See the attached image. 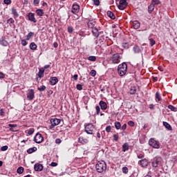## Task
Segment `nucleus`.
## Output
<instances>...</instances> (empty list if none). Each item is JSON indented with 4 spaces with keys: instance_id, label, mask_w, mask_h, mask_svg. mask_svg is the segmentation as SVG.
I'll list each match as a JSON object with an SVG mask.
<instances>
[{
    "instance_id": "nucleus-4",
    "label": "nucleus",
    "mask_w": 177,
    "mask_h": 177,
    "mask_svg": "<svg viewBox=\"0 0 177 177\" xmlns=\"http://www.w3.org/2000/svg\"><path fill=\"white\" fill-rule=\"evenodd\" d=\"M122 59V55L120 53H115L111 57V60L113 64H118V63L121 62Z\"/></svg>"
},
{
    "instance_id": "nucleus-51",
    "label": "nucleus",
    "mask_w": 177,
    "mask_h": 177,
    "mask_svg": "<svg viewBox=\"0 0 177 177\" xmlns=\"http://www.w3.org/2000/svg\"><path fill=\"white\" fill-rule=\"evenodd\" d=\"M0 115L1 117H5V111L3 110V109H0Z\"/></svg>"
},
{
    "instance_id": "nucleus-57",
    "label": "nucleus",
    "mask_w": 177,
    "mask_h": 177,
    "mask_svg": "<svg viewBox=\"0 0 177 177\" xmlns=\"http://www.w3.org/2000/svg\"><path fill=\"white\" fill-rule=\"evenodd\" d=\"M95 110H96L97 114L99 115L100 113V107L99 106H96Z\"/></svg>"
},
{
    "instance_id": "nucleus-7",
    "label": "nucleus",
    "mask_w": 177,
    "mask_h": 177,
    "mask_svg": "<svg viewBox=\"0 0 177 177\" xmlns=\"http://www.w3.org/2000/svg\"><path fill=\"white\" fill-rule=\"evenodd\" d=\"M119 1V5L118 6V9H120V10H124V9H127V6H128V2H127V0Z\"/></svg>"
},
{
    "instance_id": "nucleus-62",
    "label": "nucleus",
    "mask_w": 177,
    "mask_h": 177,
    "mask_svg": "<svg viewBox=\"0 0 177 177\" xmlns=\"http://www.w3.org/2000/svg\"><path fill=\"white\" fill-rule=\"evenodd\" d=\"M50 165V167H57V162H53Z\"/></svg>"
},
{
    "instance_id": "nucleus-9",
    "label": "nucleus",
    "mask_w": 177,
    "mask_h": 177,
    "mask_svg": "<svg viewBox=\"0 0 177 177\" xmlns=\"http://www.w3.org/2000/svg\"><path fill=\"white\" fill-rule=\"evenodd\" d=\"M34 140L35 143H42L44 142V136L41 133H37L34 138Z\"/></svg>"
},
{
    "instance_id": "nucleus-60",
    "label": "nucleus",
    "mask_w": 177,
    "mask_h": 177,
    "mask_svg": "<svg viewBox=\"0 0 177 177\" xmlns=\"http://www.w3.org/2000/svg\"><path fill=\"white\" fill-rule=\"evenodd\" d=\"M4 3H6V5H10V3H12V1H10V0H4Z\"/></svg>"
},
{
    "instance_id": "nucleus-42",
    "label": "nucleus",
    "mask_w": 177,
    "mask_h": 177,
    "mask_svg": "<svg viewBox=\"0 0 177 177\" xmlns=\"http://www.w3.org/2000/svg\"><path fill=\"white\" fill-rule=\"evenodd\" d=\"M122 48H124V49H128L129 48V44L122 43Z\"/></svg>"
},
{
    "instance_id": "nucleus-38",
    "label": "nucleus",
    "mask_w": 177,
    "mask_h": 177,
    "mask_svg": "<svg viewBox=\"0 0 177 177\" xmlns=\"http://www.w3.org/2000/svg\"><path fill=\"white\" fill-rule=\"evenodd\" d=\"M115 128H116L117 129H121V123L120 122H115Z\"/></svg>"
},
{
    "instance_id": "nucleus-11",
    "label": "nucleus",
    "mask_w": 177,
    "mask_h": 177,
    "mask_svg": "<svg viewBox=\"0 0 177 177\" xmlns=\"http://www.w3.org/2000/svg\"><path fill=\"white\" fill-rule=\"evenodd\" d=\"M35 93L34 89H29L27 93V99L29 100H32L35 97Z\"/></svg>"
},
{
    "instance_id": "nucleus-13",
    "label": "nucleus",
    "mask_w": 177,
    "mask_h": 177,
    "mask_svg": "<svg viewBox=\"0 0 177 177\" xmlns=\"http://www.w3.org/2000/svg\"><path fill=\"white\" fill-rule=\"evenodd\" d=\"M35 171L41 172L44 169V166L39 163H36L34 166Z\"/></svg>"
},
{
    "instance_id": "nucleus-54",
    "label": "nucleus",
    "mask_w": 177,
    "mask_h": 177,
    "mask_svg": "<svg viewBox=\"0 0 177 177\" xmlns=\"http://www.w3.org/2000/svg\"><path fill=\"white\" fill-rule=\"evenodd\" d=\"M73 31H74V29L73 28V27L69 26L68 28V32H69L70 34H73Z\"/></svg>"
},
{
    "instance_id": "nucleus-18",
    "label": "nucleus",
    "mask_w": 177,
    "mask_h": 177,
    "mask_svg": "<svg viewBox=\"0 0 177 177\" xmlns=\"http://www.w3.org/2000/svg\"><path fill=\"white\" fill-rule=\"evenodd\" d=\"M128 150H129V144L126 142V143L123 144V145L122 147V151L125 153V151H128Z\"/></svg>"
},
{
    "instance_id": "nucleus-20",
    "label": "nucleus",
    "mask_w": 177,
    "mask_h": 177,
    "mask_svg": "<svg viewBox=\"0 0 177 177\" xmlns=\"http://www.w3.org/2000/svg\"><path fill=\"white\" fill-rule=\"evenodd\" d=\"M78 142L82 145H86V143H88V139L84 138V137H80L78 139Z\"/></svg>"
},
{
    "instance_id": "nucleus-23",
    "label": "nucleus",
    "mask_w": 177,
    "mask_h": 177,
    "mask_svg": "<svg viewBox=\"0 0 177 177\" xmlns=\"http://www.w3.org/2000/svg\"><path fill=\"white\" fill-rule=\"evenodd\" d=\"M12 15H13L14 19H17V17H19V13L17 12V10H16V8H12Z\"/></svg>"
},
{
    "instance_id": "nucleus-53",
    "label": "nucleus",
    "mask_w": 177,
    "mask_h": 177,
    "mask_svg": "<svg viewBox=\"0 0 177 177\" xmlns=\"http://www.w3.org/2000/svg\"><path fill=\"white\" fill-rule=\"evenodd\" d=\"M90 75H91V77H95L96 75V71L92 70L90 73Z\"/></svg>"
},
{
    "instance_id": "nucleus-22",
    "label": "nucleus",
    "mask_w": 177,
    "mask_h": 177,
    "mask_svg": "<svg viewBox=\"0 0 177 177\" xmlns=\"http://www.w3.org/2000/svg\"><path fill=\"white\" fill-rule=\"evenodd\" d=\"M102 110H106L107 109V104L104 101H100L99 103Z\"/></svg>"
},
{
    "instance_id": "nucleus-3",
    "label": "nucleus",
    "mask_w": 177,
    "mask_h": 177,
    "mask_svg": "<svg viewBox=\"0 0 177 177\" xmlns=\"http://www.w3.org/2000/svg\"><path fill=\"white\" fill-rule=\"evenodd\" d=\"M84 131L88 133V135H94L96 129L93 124L88 123L85 126Z\"/></svg>"
},
{
    "instance_id": "nucleus-45",
    "label": "nucleus",
    "mask_w": 177,
    "mask_h": 177,
    "mask_svg": "<svg viewBox=\"0 0 177 177\" xmlns=\"http://www.w3.org/2000/svg\"><path fill=\"white\" fill-rule=\"evenodd\" d=\"M8 149H9V147H8L7 145L3 146L1 148V151H6V150H8Z\"/></svg>"
},
{
    "instance_id": "nucleus-6",
    "label": "nucleus",
    "mask_w": 177,
    "mask_h": 177,
    "mask_svg": "<svg viewBox=\"0 0 177 177\" xmlns=\"http://www.w3.org/2000/svg\"><path fill=\"white\" fill-rule=\"evenodd\" d=\"M149 145L153 149H160V142H158V141L154 140L153 138H151L149 140Z\"/></svg>"
},
{
    "instance_id": "nucleus-50",
    "label": "nucleus",
    "mask_w": 177,
    "mask_h": 177,
    "mask_svg": "<svg viewBox=\"0 0 177 177\" xmlns=\"http://www.w3.org/2000/svg\"><path fill=\"white\" fill-rule=\"evenodd\" d=\"M105 131L109 133L111 132V126H108L106 127Z\"/></svg>"
},
{
    "instance_id": "nucleus-49",
    "label": "nucleus",
    "mask_w": 177,
    "mask_h": 177,
    "mask_svg": "<svg viewBox=\"0 0 177 177\" xmlns=\"http://www.w3.org/2000/svg\"><path fill=\"white\" fill-rule=\"evenodd\" d=\"M34 131H35V129H34L33 128L30 129L28 131V135H32V133H34Z\"/></svg>"
},
{
    "instance_id": "nucleus-5",
    "label": "nucleus",
    "mask_w": 177,
    "mask_h": 177,
    "mask_svg": "<svg viewBox=\"0 0 177 177\" xmlns=\"http://www.w3.org/2000/svg\"><path fill=\"white\" fill-rule=\"evenodd\" d=\"M162 162V158L161 157H156L152 160L151 164L153 168H157L158 165H161V162Z\"/></svg>"
},
{
    "instance_id": "nucleus-59",
    "label": "nucleus",
    "mask_w": 177,
    "mask_h": 177,
    "mask_svg": "<svg viewBox=\"0 0 177 177\" xmlns=\"http://www.w3.org/2000/svg\"><path fill=\"white\" fill-rule=\"evenodd\" d=\"M39 0H34L33 1V4L37 6V5H39Z\"/></svg>"
},
{
    "instance_id": "nucleus-34",
    "label": "nucleus",
    "mask_w": 177,
    "mask_h": 177,
    "mask_svg": "<svg viewBox=\"0 0 177 177\" xmlns=\"http://www.w3.org/2000/svg\"><path fill=\"white\" fill-rule=\"evenodd\" d=\"M32 37H34V32H30L26 36V41H30Z\"/></svg>"
},
{
    "instance_id": "nucleus-52",
    "label": "nucleus",
    "mask_w": 177,
    "mask_h": 177,
    "mask_svg": "<svg viewBox=\"0 0 177 177\" xmlns=\"http://www.w3.org/2000/svg\"><path fill=\"white\" fill-rule=\"evenodd\" d=\"M128 125H129V127H135V122L132 120H130L128 122Z\"/></svg>"
},
{
    "instance_id": "nucleus-16",
    "label": "nucleus",
    "mask_w": 177,
    "mask_h": 177,
    "mask_svg": "<svg viewBox=\"0 0 177 177\" xmlns=\"http://www.w3.org/2000/svg\"><path fill=\"white\" fill-rule=\"evenodd\" d=\"M57 82H59V79H57L56 77H52L50 78V85H56Z\"/></svg>"
},
{
    "instance_id": "nucleus-26",
    "label": "nucleus",
    "mask_w": 177,
    "mask_h": 177,
    "mask_svg": "<svg viewBox=\"0 0 177 177\" xmlns=\"http://www.w3.org/2000/svg\"><path fill=\"white\" fill-rule=\"evenodd\" d=\"M29 47L31 50H37V48H38L37 44L34 42L30 43Z\"/></svg>"
},
{
    "instance_id": "nucleus-19",
    "label": "nucleus",
    "mask_w": 177,
    "mask_h": 177,
    "mask_svg": "<svg viewBox=\"0 0 177 177\" xmlns=\"http://www.w3.org/2000/svg\"><path fill=\"white\" fill-rule=\"evenodd\" d=\"M88 28H96V21H90L88 23Z\"/></svg>"
},
{
    "instance_id": "nucleus-46",
    "label": "nucleus",
    "mask_w": 177,
    "mask_h": 177,
    "mask_svg": "<svg viewBox=\"0 0 177 177\" xmlns=\"http://www.w3.org/2000/svg\"><path fill=\"white\" fill-rule=\"evenodd\" d=\"M122 171L123 174H128V167H122Z\"/></svg>"
},
{
    "instance_id": "nucleus-8",
    "label": "nucleus",
    "mask_w": 177,
    "mask_h": 177,
    "mask_svg": "<svg viewBox=\"0 0 177 177\" xmlns=\"http://www.w3.org/2000/svg\"><path fill=\"white\" fill-rule=\"evenodd\" d=\"M61 121L62 120L60 119H57V118L51 119L50 120L51 125L50 126V129H53V128H55L57 125H59V124H60Z\"/></svg>"
},
{
    "instance_id": "nucleus-17",
    "label": "nucleus",
    "mask_w": 177,
    "mask_h": 177,
    "mask_svg": "<svg viewBox=\"0 0 177 177\" xmlns=\"http://www.w3.org/2000/svg\"><path fill=\"white\" fill-rule=\"evenodd\" d=\"M45 73V68H39V73L37 74V75L39 77V78H44V74Z\"/></svg>"
},
{
    "instance_id": "nucleus-1",
    "label": "nucleus",
    "mask_w": 177,
    "mask_h": 177,
    "mask_svg": "<svg viewBox=\"0 0 177 177\" xmlns=\"http://www.w3.org/2000/svg\"><path fill=\"white\" fill-rule=\"evenodd\" d=\"M128 70V65L127 63L123 62L121 64H119L118 66V73L120 77H124L127 74Z\"/></svg>"
},
{
    "instance_id": "nucleus-31",
    "label": "nucleus",
    "mask_w": 177,
    "mask_h": 177,
    "mask_svg": "<svg viewBox=\"0 0 177 177\" xmlns=\"http://www.w3.org/2000/svg\"><path fill=\"white\" fill-rule=\"evenodd\" d=\"M36 13L37 15V16H44V10L42 9H38L36 10Z\"/></svg>"
},
{
    "instance_id": "nucleus-32",
    "label": "nucleus",
    "mask_w": 177,
    "mask_h": 177,
    "mask_svg": "<svg viewBox=\"0 0 177 177\" xmlns=\"http://www.w3.org/2000/svg\"><path fill=\"white\" fill-rule=\"evenodd\" d=\"M155 97H156V100H158V102H161L162 100L161 95H160V93H158V91L156 92Z\"/></svg>"
},
{
    "instance_id": "nucleus-30",
    "label": "nucleus",
    "mask_w": 177,
    "mask_h": 177,
    "mask_svg": "<svg viewBox=\"0 0 177 177\" xmlns=\"http://www.w3.org/2000/svg\"><path fill=\"white\" fill-rule=\"evenodd\" d=\"M107 16L108 17H110V19H112V20H114V19H115V15H114V13H113L111 11L107 12Z\"/></svg>"
},
{
    "instance_id": "nucleus-28",
    "label": "nucleus",
    "mask_w": 177,
    "mask_h": 177,
    "mask_svg": "<svg viewBox=\"0 0 177 177\" xmlns=\"http://www.w3.org/2000/svg\"><path fill=\"white\" fill-rule=\"evenodd\" d=\"M37 147H34L32 148H30L27 150L28 154H32V153H35V151H37Z\"/></svg>"
},
{
    "instance_id": "nucleus-56",
    "label": "nucleus",
    "mask_w": 177,
    "mask_h": 177,
    "mask_svg": "<svg viewBox=\"0 0 177 177\" xmlns=\"http://www.w3.org/2000/svg\"><path fill=\"white\" fill-rule=\"evenodd\" d=\"M76 88L77 91H82V86L81 84H77Z\"/></svg>"
},
{
    "instance_id": "nucleus-48",
    "label": "nucleus",
    "mask_w": 177,
    "mask_h": 177,
    "mask_svg": "<svg viewBox=\"0 0 177 177\" xmlns=\"http://www.w3.org/2000/svg\"><path fill=\"white\" fill-rule=\"evenodd\" d=\"M94 5H95V6H99V5H100V1L99 0H93Z\"/></svg>"
},
{
    "instance_id": "nucleus-24",
    "label": "nucleus",
    "mask_w": 177,
    "mask_h": 177,
    "mask_svg": "<svg viewBox=\"0 0 177 177\" xmlns=\"http://www.w3.org/2000/svg\"><path fill=\"white\" fill-rule=\"evenodd\" d=\"M129 93H130V95H135V93H136V86H131L130 87Z\"/></svg>"
},
{
    "instance_id": "nucleus-63",
    "label": "nucleus",
    "mask_w": 177,
    "mask_h": 177,
    "mask_svg": "<svg viewBox=\"0 0 177 177\" xmlns=\"http://www.w3.org/2000/svg\"><path fill=\"white\" fill-rule=\"evenodd\" d=\"M0 78L1 80L5 78V74H3V73H2V72H0Z\"/></svg>"
},
{
    "instance_id": "nucleus-39",
    "label": "nucleus",
    "mask_w": 177,
    "mask_h": 177,
    "mask_svg": "<svg viewBox=\"0 0 177 177\" xmlns=\"http://www.w3.org/2000/svg\"><path fill=\"white\" fill-rule=\"evenodd\" d=\"M17 174H23L24 172V168L23 167H19L17 170Z\"/></svg>"
},
{
    "instance_id": "nucleus-12",
    "label": "nucleus",
    "mask_w": 177,
    "mask_h": 177,
    "mask_svg": "<svg viewBox=\"0 0 177 177\" xmlns=\"http://www.w3.org/2000/svg\"><path fill=\"white\" fill-rule=\"evenodd\" d=\"M80 12V5L77 3H74L72 7L71 12L73 13V15H77Z\"/></svg>"
},
{
    "instance_id": "nucleus-36",
    "label": "nucleus",
    "mask_w": 177,
    "mask_h": 177,
    "mask_svg": "<svg viewBox=\"0 0 177 177\" xmlns=\"http://www.w3.org/2000/svg\"><path fill=\"white\" fill-rule=\"evenodd\" d=\"M168 109H169V110H171V111H174L175 113L177 112V108L172 105H169Z\"/></svg>"
},
{
    "instance_id": "nucleus-15",
    "label": "nucleus",
    "mask_w": 177,
    "mask_h": 177,
    "mask_svg": "<svg viewBox=\"0 0 177 177\" xmlns=\"http://www.w3.org/2000/svg\"><path fill=\"white\" fill-rule=\"evenodd\" d=\"M139 164H140L141 167L143 168H146L149 165V160L147 159H142L139 161Z\"/></svg>"
},
{
    "instance_id": "nucleus-58",
    "label": "nucleus",
    "mask_w": 177,
    "mask_h": 177,
    "mask_svg": "<svg viewBox=\"0 0 177 177\" xmlns=\"http://www.w3.org/2000/svg\"><path fill=\"white\" fill-rule=\"evenodd\" d=\"M55 143H56L57 145H60V143H62V140H61L60 138H57V139L55 140Z\"/></svg>"
},
{
    "instance_id": "nucleus-33",
    "label": "nucleus",
    "mask_w": 177,
    "mask_h": 177,
    "mask_svg": "<svg viewBox=\"0 0 177 177\" xmlns=\"http://www.w3.org/2000/svg\"><path fill=\"white\" fill-rule=\"evenodd\" d=\"M154 4L151 3V5L149 6L148 7V12L149 13H151L153 10H154Z\"/></svg>"
},
{
    "instance_id": "nucleus-55",
    "label": "nucleus",
    "mask_w": 177,
    "mask_h": 177,
    "mask_svg": "<svg viewBox=\"0 0 177 177\" xmlns=\"http://www.w3.org/2000/svg\"><path fill=\"white\" fill-rule=\"evenodd\" d=\"M133 49V51L135 52V53H139V47L134 46Z\"/></svg>"
},
{
    "instance_id": "nucleus-37",
    "label": "nucleus",
    "mask_w": 177,
    "mask_h": 177,
    "mask_svg": "<svg viewBox=\"0 0 177 177\" xmlns=\"http://www.w3.org/2000/svg\"><path fill=\"white\" fill-rule=\"evenodd\" d=\"M87 59L89 62H96V56H89Z\"/></svg>"
},
{
    "instance_id": "nucleus-64",
    "label": "nucleus",
    "mask_w": 177,
    "mask_h": 177,
    "mask_svg": "<svg viewBox=\"0 0 177 177\" xmlns=\"http://www.w3.org/2000/svg\"><path fill=\"white\" fill-rule=\"evenodd\" d=\"M144 157H145V154H143V153H140L138 156V158H143Z\"/></svg>"
},
{
    "instance_id": "nucleus-61",
    "label": "nucleus",
    "mask_w": 177,
    "mask_h": 177,
    "mask_svg": "<svg viewBox=\"0 0 177 177\" xmlns=\"http://www.w3.org/2000/svg\"><path fill=\"white\" fill-rule=\"evenodd\" d=\"M79 35H80V37H85V35H86L85 34V32H84V31H80V32H79Z\"/></svg>"
},
{
    "instance_id": "nucleus-29",
    "label": "nucleus",
    "mask_w": 177,
    "mask_h": 177,
    "mask_svg": "<svg viewBox=\"0 0 177 177\" xmlns=\"http://www.w3.org/2000/svg\"><path fill=\"white\" fill-rule=\"evenodd\" d=\"M8 127H10V131H11L12 132H17V130H15L13 129V128H16V127H17V124H9Z\"/></svg>"
},
{
    "instance_id": "nucleus-40",
    "label": "nucleus",
    "mask_w": 177,
    "mask_h": 177,
    "mask_svg": "<svg viewBox=\"0 0 177 177\" xmlns=\"http://www.w3.org/2000/svg\"><path fill=\"white\" fill-rule=\"evenodd\" d=\"M149 44L151 46H154L156 45V41L153 38L149 39Z\"/></svg>"
},
{
    "instance_id": "nucleus-41",
    "label": "nucleus",
    "mask_w": 177,
    "mask_h": 177,
    "mask_svg": "<svg viewBox=\"0 0 177 177\" xmlns=\"http://www.w3.org/2000/svg\"><path fill=\"white\" fill-rule=\"evenodd\" d=\"M38 91H39L40 92H44V91H45V89H46V86H41V87H38Z\"/></svg>"
},
{
    "instance_id": "nucleus-14",
    "label": "nucleus",
    "mask_w": 177,
    "mask_h": 177,
    "mask_svg": "<svg viewBox=\"0 0 177 177\" xmlns=\"http://www.w3.org/2000/svg\"><path fill=\"white\" fill-rule=\"evenodd\" d=\"M132 27L134 28V30L140 28V22H139L138 20L133 21L132 22Z\"/></svg>"
},
{
    "instance_id": "nucleus-44",
    "label": "nucleus",
    "mask_w": 177,
    "mask_h": 177,
    "mask_svg": "<svg viewBox=\"0 0 177 177\" xmlns=\"http://www.w3.org/2000/svg\"><path fill=\"white\" fill-rule=\"evenodd\" d=\"M152 5H160V0H152Z\"/></svg>"
},
{
    "instance_id": "nucleus-25",
    "label": "nucleus",
    "mask_w": 177,
    "mask_h": 177,
    "mask_svg": "<svg viewBox=\"0 0 177 177\" xmlns=\"http://www.w3.org/2000/svg\"><path fill=\"white\" fill-rule=\"evenodd\" d=\"M0 45H2V46H6L8 45V41L5 40V37L0 38Z\"/></svg>"
},
{
    "instance_id": "nucleus-2",
    "label": "nucleus",
    "mask_w": 177,
    "mask_h": 177,
    "mask_svg": "<svg viewBox=\"0 0 177 177\" xmlns=\"http://www.w3.org/2000/svg\"><path fill=\"white\" fill-rule=\"evenodd\" d=\"M106 168H107V165L104 161L98 162L95 165L96 171L99 174H102V172L106 171Z\"/></svg>"
},
{
    "instance_id": "nucleus-10",
    "label": "nucleus",
    "mask_w": 177,
    "mask_h": 177,
    "mask_svg": "<svg viewBox=\"0 0 177 177\" xmlns=\"http://www.w3.org/2000/svg\"><path fill=\"white\" fill-rule=\"evenodd\" d=\"M26 16L29 21H32V23H37V19H35V14L32 12H29Z\"/></svg>"
},
{
    "instance_id": "nucleus-47",
    "label": "nucleus",
    "mask_w": 177,
    "mask_h": 177,
    "mask_svg": "<svg viewBox=\"0 0 177 177\" xmlns=\"http://www.w3.org/2000/svg\"><path fill=\"white\" fill-rule=\"evenodd\" d=\"M118 133L113 135V140H115V142H118Z\"/></svg>"
},
{
    "instance_id": "nucleus-43",
    "label": "nucleus",
    "mask_w": 177,
    "mask_h": 177,
    "mask_svg": "<svg viewBox=\"0 0 177 177\" xmlns=\"http://www.w3.org/2000/svg\"><path fill=\"white\" fill-rule=\"evenodd\" d=\"M21 44L22 45V46H26V45L28 44V42H27V41H26V39H22L21 41Z\"/></svg>"
},
{
    "instance_id": "nucleus-35",
    "label": "nucleus",
    "mask_w": 177,
    "mask_h": 177,
    "mask_svg": "<svg viewBox=\"0 0 177 177\" xmlns=\"http://www.w3.org/2000/svg\"><path fill=\"white\" fill-rule=\"evenodd\" d=\"M7 23L12 27V24H15V19H13V18H10L7 20Z\"/></svg>"
},
{
    "instance_id": "nucleus-27",
    "label": "nucleus",
    "mask_w": 177,
    "mask_h": 177,
    "mask_svg": "<svg viewBox=\"0 0 177 177\" xmlns=\"http://www.w3.org/2000/svg\"><path fill=\"white\" fill-rule=\"evenodd\" d=\"M163 126L166 128V129H168V131H172V127H171V124H169L167 122H163Z\"/></svg>"
},
{
    "instance_id": "nucleus-21",
    "label": "nucleus",
    "mask_w": 177,
    "mask_h": 177,
    "mask_svg": "<svg viewBox=\"0 0 177 177\" xmlns=\"http://www.w3.org/2000/svg\"><path fill=\"white\" fill-rule=\"evenodd\" d=\"M92 30V33L93 35H94V37H96V38H97V37H99L100 34H99V30H97V28H93V29H91Z\"/></svg>"
}]
</instances>
